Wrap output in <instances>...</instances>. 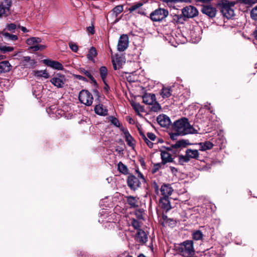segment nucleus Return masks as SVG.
<instances>
[{"mask_svg":"<svg viewBox=\"0 0 257 257\" xmlns=\"http://www.w3.org/2000/svg\"><path fill=\"white\" fill-rule=\"evenodd\" d=\"M253 35L254 38L257 40V30L253 32Z\"/></svg>","mask_w":257,"mask_h":257,"instance_id":"obj_60","label":"nucleus"},{"mask_svg":"<svg viewBox=\"0 0 257 257\" xmlns=\"http://www.w3.org/2000/svg\"><path fill=\"white\" fill-rule=\"evenodd\" d=\"M97 53L96 49L94 47H91L87 55V58L88 60L94 62V58L97 56Z\"/></svg>","mask_w":257,"mask_h":257,"instance_id":"obj_25","label":"nucleus"},{"mask_svg":"<svg viewBox=\"0 0 257 257\" xmlns=\"http://www.w3.org/2000/svg\"><path fill=\"white\" fill-rule=\"evenodd\" d=\"M161 157L162 162L165 165L167 163L173 162L171 154L166 151H161Z\"/></svg>","mask_w":257,"mask_h":257,"instance_id":"obj_20","label":"nucleus"},{"mask_svg":"<svg viewBox=\"0 0 257 257\" xmlns=\"http://www.w3.org/2000/svg\"><path fill=\"white\" fill-rule=\"evenodd\" d=\"M171 172L174 174V175H176V173L177 172V169L173 167H170Z\"/></svg>","mask_w":257,"mask_h":257,"instance_id":"obj_54","label":"nucleus"},{"mask_svg":"<svg viewBox=\"0 0 257 257\" xmlns=\"http://www.w3.org/2000/svg\"><path fill=\"white\" fill-rule=\"evenodd\" d=\"M173 132L170 135L171 138L175 140L177 136H185L198 133V131L191 125L186 117H182L175 121L172 126Z\"/></svg>","mask_w":257,"mask_h":257,"instance_id":"obj_1","label":"nucleus"},{"mask_svg":"<svg viewBox=\"0 0 257 257\" xmlns=\"http://www.w3.org/2000/svg\"><path fill=\"white\" fill-rule=\"evenodd\" d=\"M154 189H155V192L157 193H158V192H159V186H158L157 184L155 182H154Z\"/></svg>","mask_w":257,"mask_h":257,"instance_id":"obj_55","label":"nucleus"},{"mask_svg":"<svg viewBox=\"0 0 257 257\" xmlns=\"http://www.w3.org/2000/svg\"><path fill=\"white\" fill-rule=\"evenodd\" d=\"M205 107L206 109L209 110L211 112H212V111L210 110V108L208 105H205Z\"/></svg>","mask_w":257,"mask_h":257,"instance_id":"obj_64","label":"nucleus"},{"mask_svg":"<svg viewBox=\"0 0 257 257\" xmlns=\"http://www.w3.org/2000/svg\"><path fill=\"white\" fill-rule=\"evenodd\" d=\"M159 203L161 208L165 211L166 213L172 208L169 197H161Z\"/></svg>","mask_w":257,"mask_h":257,"instance_id":"obj_15","label":"nucleus"},{"mask_svg":"<svg viewBox=\"0 0 257 257\" xmlns=\"http://www.w3.org/2000/svg\"><path fill=\"white\" fill-rule=\"evenodd\" d=\"M139 133H140V135L141 136L142 139L143 140H144L145 139L144 137H146V136H145V135L143 133V131L141 129H140V128H139Z\"/></svg>","mask_w":257,"mask_h":257,"instance_id":"obj_56","label":"nucleus"},{"mask_svg":"<svg viewBox=\"0 0 257 257\" xmlns=\"http://www.w3.org/2000/svg\"><path fill=\"white\" fill-rule=\"evenodd\" d=\"M201 11L203 14L211 18L215 17L217 12L216 8L209 4L203 5Z\"/></svg>","mask_w":257,"mask_h":257,"instance_id":"obj_8","label":"nucleus"},{"mask_svg":"<svg viewBox=\"0 0 257 257\" xmlns=\"http://www.w3.org/2000/svg\"><path fill=\"white\" fill-rule=\"evenodd\" d=\"M189 160H190L189 158H188V157L186 155H185V156H180L179 157V163L181 165H183V164L184 163L188 162L189 161Z\"/></svg>","mask_w":257,"mask_h":257,"instance_id":"obj_43","label":"nucleus"},{"mask_svg":"<svg viewBox=\"0 0 257 257\" xmlns=\"http://www.w3.org/2000/svg\"><path fill=\"white\" fill-rule=\"evenodd\" d=\"M43 63L47 66L50 67L54 69L62 70L64 69L63 66L60 62L50 59H44Z\"/></svg>","mask_w":257,"mask_h":257,"instance_id":"obj_12","label":"nucleus"},{"mask_svg":"<svg viewBox=\"0 0 257 257\" xmlns=\"http://www.w3.org/2000/svg\"><path fill=\"white\" fill-rule=\"evenodd\" d=\"M103 82L104 84L103 89L106 92H108L109 90V86L107 83L106 82V80H104V81H103Z\"/></svg>","mask_w":257,"mask_h":257,"instance_id":"obj_53","label":"nucleus"},{"mask_svg":"<svg viewBox=\"0 0 257 257\" xmlns=\"http://www.w3.org/2000/svg\"><path fill=\"white\" fill-rule=\"evenodd\" d=\"M41 42V39L37 37H32L28 39L27 43L29 45H33L30 47L29 49L33 51L42 50L45 48V46L39 44Z\"/></svg>","mask_w":257,"mask_h":257,"instance_id":"obj_6","label":"nucleus"},{"mask_svg":"<svg viewBox=\"0 0 257 257\" xmlns=\"http://www.w3.org/2000/svg\"><path fill=\"white\" fill-rule=\"evenodd\" d=\"M164 165H165V164H163L162 162H161V163L155 164L152 169V173H154L156 172L157 171L159 170V169H160L162 167V166Z\"/></svg>","mask_w":257,"mask_h":257,"instance_id":"obj_44","label":"nucleus"},{"mask_svg":"<svg viewBox=\"0 0 257 257\" xmlns=\"http://www.w3.org/2000/svg\"><path fill=\"white\" fill-rule=\"evenodd\" d=\"M123 133L125 137V141L127 143V144L130 147H133L135 145L134 144V139L130 135L127 130H124L123 131Z\"/></svg>","mask_w":257,"mask_h":257,"instance_id":"obj_24","label":"nucleus"},{"mask_svg":"<svg viewBox=\"0 0 257 257\" xmlns=\"http://www.w3.org/2000/svg\"><path fill=\"white\" fill-rule=\"evenodd\" d=\"M168 15V11L164 9H158L150 14L151 19L154 22L161 21Z\"/></svg>","mask_w":257,"mask_h":257,"instance_id":"obj_4","label":"nucleus"},{"mask_svg":"<svg viewBox=\"0 0 257 257\" xmlns=\"http://www.w3.org/2000/svg\"><path fill=\"white\" fill-rule=\"evenodd\" d=\"M87 31L89 32L91 35H93L95 33L94 28L93 26H89L87 28Z\"/></svg>","mask_w":257,"mask_h":257,"instance_id":"obj_52","label":"nucleus"},{"mask_svg":"<svg viewBox=\"0 0 257 257\" xmlns=\"http://www.w3.org/2000/svg\"><path fill=\"white\" fill-rule=\"evenodd\" d=\"M182 13L184 17L187 18H192L196 17L198 14L197 9L192 6H188L182 10Z\"/></svg>","mask_w":257,"mask_h":257,"instance_id":"obj_9","label":"nucleus"},{"mask_svg":"<svg viewBox=\"0 0 257 257\" xmlns=\"http://www.w3.org/2000/svg\"><path fill=\"white\" fill-rule=\"evenodd\" d=\"M12 66L8 61H3L0 62V74L9 72L12 69Z\"/></svg>","mask_w":257,"mask_h":257,"instance_id":"obj_22","label":"nucleus"},{"mask_svg":"<svg viewBox=\"0 0 257 257\" xmlns=\"http://www.w3.org/2000/svg\"><path fill=\"white\" fill-rule=\"evenodd\" d=\"M145 139L144 141L145 142V143L147 144L148 147L150 148H152L153 147L154 144L151 142L147 137H144Z\"/></svg>","mask_w":257,"mask_h":257,"instance_id":"obj_49","label":"nucleus"},{"mask_svg":"<svg viewBox=\"0 0 257 257\" xmlns=\"http://www.w3.org/2000/svg\"><path fill=\"white\" fill-rule=\"evenodd\" d=\"M109 120L111 122L112 124H113L114 126L116 127L119 126V122L117 118L113 116H110L109 117Z\"/></svg>","mask_w":257,"mask_h":257,"instance_id":"obj_42","label":"nucleus"},{"mask_svg":"<svg viewBox=\"0 0 257 257\" xmlns=\"http://www.w3.org/2000/svg\"><path fill=\"white\" fill-rule=\"evenodd\" d=\"M152 105L151 110L154 112H158L161 109V106L158 102L156 101V100Z\"/></svg>","mask_w":257,"mask_h":257,"instance_id":"obj_36","label":"nucleus"},{"mask_svg":"<svg viewBox=\"0 0 257 257\" xmlns=\"http://www.w3.org/2000/svg\"><path fill=\"white\" fill-rule=\"evenodd\" d=\"M117 167L120 173L125 175L128 174V169L122 162H119L118 163Z\"/></svg>","mask_w":257,"mask_h":257,"instance_id":"obj_31","label":"nucleus"},{"mask_svg":"<svg viewBox=\"0 0 257 257\" xmlns=\"http://www.w3.org/2000/svg\"><path fill=\"white\" fill-rule=\"evenodd\" d=\"M78 98L81 103L87 106L91 105L93 100L92 95L87 90H81L79 94Z\"/></svg>","mask_w":257,"mask_h":257,"instance_id":"obj_5","label":"nucleus"},{"mask_svg":"<svg viewBox=\"0 0 257 257\" xmlns=\"http://www.w3.org/2000/svg\"><path fill=\"white\" fill-rule=\"evenodd\" d=\"M112 62H113V69H114V70H116V69H117V66H116V64L114 63V60H113V61H112Z\"/></svg>","mask_w":257,"mask_h":257,"instance_id":"obj_62","label":"nucleus"},{"mask_svg":"<svg viewBox=\"0 0 257 257\" xmlns=\"http://www.w3.org/2000/svg\"><path fill=\"white\" fill-rule=\"evenodd\" d=\"M7 29L8 30L13 32L16 29V25L13 23L8 24L7 26Z\"/></svg>","mask_w":257,"mask_h":257,"instance_id":"obj_48","label":"nucleus"},{"mask_svg":"<svg viewBox=\"0 0 257 257\" xmlns=\"http://www.w3.org/2000/svg\"><path fill=\"white\" fill-rule=\"evenodd\" d=\"M160 221H161V224L163 226L168 225L169 226L173 227L176 226L177 224V221L175 220L168 218L164 213L162 214V218L160 219Z\"/></svg>","mask_w":257,"mask_h":257,"instance_id":"obj_14","label":"nucleus"},{"mask_svg":"<svg viewBox=\"0 0 257 257\" xmlns=\"http://www.w3.org/2000/svg\"><path fill=\"white\" fill-rule=\"evenodd\" d=\"M233 5L227 1H223L220 4V11L222 15L227 19H230L234 15Z\"/></svg>","mask_w":257,"mask_h":257,"instance_id":"obj_3","label":"nucleus"},{"mask_svg":"<svg viewBox=\"0 0 257 257\" xmlns=\"http://www.w3.org/2000/svg\"><path fill=\"white\" fill-rule=\"evenodd\" d=\"M127 184L131 190L135 191L140 187L141 182L139 178H127Z\"/></svg>","mask_w":257,"mask_h":257,"instance_id":"obj_16","label":"nucleus"},{"mask_svg":"<svg viewBox=\"0 0 257 257\" xmlns=\"http://www.w3.org/2000/svg\"><path fill=\"white\" fill-rule=\"evenodd\" d=\"M112 11L115 14L116 16H117L118 15L123 11V7L122 5L117 6L113 9Z\"/></svg>","mask_w":257,"mask_h":257,"instance_id":"obj_40","label":"nucleus"},{"mask_svg":"<svg viewBox=\"0 0 257 257\" xmlns=\"http://www.w3.org/2000/svg\"><path fill=\"white\" fill-rule=\"evenodd\" d=\"M79 72L82 74H84L85 76L87 77L89 79L94 83L96 84V81L91 74V72L87 70H85L84 68H80L79 69Z\"/></svg>","mask_w":257,"mask_h":257,"instance_id":"obj_27","label":"nucleus"},{"mask_svg":"<svg viewBox=\"0 0 257 257\" xmlns=\"http://www.w3.org/2000/svg\"><path fill=\"white\" fill-rule=\"evenodd\" d=\"M75 77L76 78L78 79V80H82V81H84V82H87L88 81V80H87V79H86V77H83V76H82L81 75H75Z\"/></svg>","mask_w":257,"mask_h":257,"instance_id":"obj_51","label":"nucleus"},{"mask_svg":"<svg viewBox=\"0 0 257 257\" xmlns=\"http://www.w3.org/2000/svg\"><path fill=\"white\" fill-rule=\"evenodd\" d=\"M35 75L38 77H44L45 78H48L50 76L46 70L37 71L35 72Z\"/></svg>","mask_w":257,"mask_h":257,"instance_id":"obj_32","label":"nucleus"},{"mask_svg":"<svg viewBox=\"0 0 257 257\" xmlns=\"http://www.w3.org/2000/svg\"><path fill=\"white\" fill-rule=\"evenodd\" d=\"M158 123L163 127H168L170 123V118L165 114L160 115L157 118Z\"/></svg>","mask_w":257,"mask_h":257,"instance_id":"obj_18","label":"nucleus"},{"mask_svg":"<svg viewBox=\"0 0 257 257\" xmlns=\"http://www.w3.org/2000/svg\"><path fill=\"white\" fill-rule=\"evenodd\" d=\"M178 249L184 256L193 254L195 252L193 247V241L191 240H187L183 242L180 244Z\"/></svg>","mask_w":257,"mask_h":257,"instance_id":"obj_2","label":"nucleus"},{"mask_svg":"<svg viewBox=\"0 0 257 257\" xmlns=\"http://www.w3.org/2000/svg\"><path fill=\"white\" fill-rule=\"evenodd\" d=\"M250 16L252 19L257 20V6L251 11Z\"/></svg>","mask_w":257,"mask_h":257,"instance_id":"obj_45","label":"nucleus"},{"mask_svg":"<svg viewBox=\"0 0 257 257\" xmlns=\"http://www.w3.org/2000/svg\"><path fill=\"white\" fill-rule=\"evenodd\" d=\"M131 223L133 227L137 229V231H138L139 229H142L141 228L140 222L137 219L133 218L132 220Z\"/></svg>","mask_w":257,"mask_h":257,"instance_id":"obj_38","label":"nucleus"},{"mask_svg":"<svg viewBox=\"0 0 257 257\" xmlns=\"http://www.w3.org/2000/svg\"><path fill=\"white\" fill-rule=\"evenodd\" d=\"M211 0H197L198 2H201L203 3H205L204 4H207L208 3L210 2Z\"/></svg>","mask_w":257,"mask_h":257,"instance_id":"obj_57","label":"nucleus"},{"mask_svg":"<svg viewBox=\"0 0 257 257\" xmlns=\"http://www.w3.org/2000/svg\"><path fill=\"white\" fill-rule=\"evenodd\" d=\"M186 155L190 159H197L199 157L198 151L197 150L187 149L186 151Z\"/></svg>","mask_w":257,"mask_h":257,"instance_id":"obj_26","label":"nucleus"},{"mask_svg":"<svg viewBox=\"0 0 257 257\" xmlns=\"http://www.w3.org/2000/svg\"><path fill=\"white\" fill-rule=\"evenodd\" d=\"M144 210L143 209H138L135 210V214L136 215V217L139 219H143V213H144Z\"/></svg>","mask_w":257,"mask_h":257,"instance_id":"obj_39","label":"nucleus"},{"mask_svg":"<svg viewBox=\"0 0 257 257\" xmlns=\"http://www.w3.org/2000/svg\"><path fill=\"white\" fill-rule=\"evenodd\" d=\"M160 191L163 196L162 197H169L173 190L170 185L164 184L161 186Z\"/></svg>","mask_w":257,"mask_h":257,"instance_id":"obj_21","label":"nucleus"},{"mask_svg":"<svg viewBox=\"0 0 257 257\" xmlns=\"http://www.w3.org/2000/svg\"><path fill=\"white\" fill-rule=\"evenodd\" d=\"M94 111L99 115L105 116L107 114V109L102 104L96 105L94 107Z\"/></svg>","mask_w":257,"mask_h":257,"instance_id":"obj_23","label":"nucleus"},{"mask_svg":"<svg viewBox=\"0 0 257 257\" xmlns=\"http://www.w3.org/2000/svg\"><path fill=\"white\" fill-rule=\"evenodd\" d=\"M135 239L140 243L144 244L148 240V235L143 229H139L136 233Z\"/></svg>","mask_w":257,"mask_h":257,"instance_id":"obj_17","label":"nucleus"},{"mask_svg":"<svg viewBox=\"0 0 257 257\" xmlns=\"http://www.w3.org/2000/svg\"><path fill=\"white\" fill-rule=\"evenodd\" d=\"M31 60V58L29 56H26L24 57V61L25 62H28Z\"/></svg>","mask_w":257,"mask_h":257,"instance_id":"obj_59","label":"nucleus"},{"mask_svg":"<svg viewBox=\"0 0 257 257\" xmlns=\"http://www.w3.org/2000/svg\"><path fill=\"white\" fill-rule=\"evenodd\" d=\"M12 6V0H5L0 5V17L7 16L10 13V9Z\"/></svg>","mask_w":257,"mask_h":257,"instance_id":"obj_11","label":"nucleus"},{"mask_svg":"<svg viewBox=\"0 0 257 257\" xmlns=\"http://www.w3.org/2000/svg\"><path fill=\"white\" fill-rule=\"evenodd\" d=\"M143 6V4L142 3H137L133 6H132V7H131L129 9H128V11L131 13V12H133L134 11H135V10H136L137 9H139V8H140L141 6Z\"/></svg>","mask_w":257,"mask_h":257,"instance_id":"obj_46","label":"nucleus"},{"mask_svg":"<svg viewBox=\"0 0 257 257\" xmlns=\"http://www.w3.org/2000/svg\"><path fill=\"white\" fill-rule=\"evenodd\" d=\"M69 46L70 47V48L72 51H73L74 52H77L78 50V46L72 42H70L69 43Z\"/></svg>","mask_w":257,"mask_h":257,"instance_id":"obj_47","label":"nucleus"},{"mask_svg":"<svg viewBox=\"0 0 257 257\" xmlns=\"http://www.w3.org/2000/svg\"><path fill=\"white\" fill-rule=\"evenodd\" d=\"M50 82L58 88H63L66 82V78L64 75L57 73L51 78Z\"/></svg>","mask_w":257,"mask_h":257,"instance_id":"obj_7","label":"nucleus"},{"mask_svg":"<svg viewBox=\"0 0 257 257\" xmlns=\"http://www.w3.org/2000/svg\"><path fill=\"white\" fill-rule=\"evenodd\" d=\"M172 95L171 87H163L161 90V95L164 98L169 97Z\"/></svg>","mask_w":257,"mask_h":257,"instance_id":"obj_29","label":"nucleus"},{"mask_svg":"<svg viewBox=\"0 0 257 257\" xmlns=\"http://www.w3.org/2000/svg\"><path fill=\"white\" fill-rule=\"evenodd\" d=\"M147 137L152 141H154L156 138L155 135L152 133H148Z\"/></svg>","mask_w":257,"mask_h":257,"instance_id":"obj_50","label":"nucleus"},{"mask_svg":"<svg viewBox=\"0 0 257 257\" xmlns=\"http://www.w3.org/2000/svg\"><path fill=\"white\" fill-rule=\"evenodd\" d=\"M205 254L209 256H213L217 254L216 251L215 249L211 247L209 249H207L204 251Z\"/></svg>","mask_w":257,"mask_h":257,"instance_id":"obj_37","label":"nucleus"},{"mask_svg":"<svg viewBox=\"0 0 257 257\" xmlns=\"http://www.w3.org/2000/svg\"><path fill=\"white\" fill-rule=\"evenodd\" d=\"M14 50V49L13 47L0 45V51L3 53L11 52H12Z\"/></svg>","mask_w":257,"mask_h":257,"instance_id":"obj_35","label":"nucleus"},{"mask_svg":"<svg viewBox=\"0 0 257 257\" xmlns=\"http://www.w3.org/2000/svg\"><path fill=\"white\" fill-rule=\"evenodd\" d=\"M143 102L146 104H152L156 100V96L153 93H146L142 96Z\"/></svg>","mask_w":257,"mask_h":257,"instance_id":"obj_19","label":"nucleus"},{"mask_svg":"<svg viewBox=\"0 0 257 257\" xmlns=\"http://www.w3.org/2000/svg\"><path fill=\"white\" fill-rule=\"evenodd\" d=\"M21 30H22L23 32H24V33H25V32H27V29H26L25 27H23V26H22V27H21Z\"/></svg>","mask_w":257,"mask_h":257,"instance_id":"obj_61","label":"nucleus"},{"mask_svg":"<svg viewBox=\"0 0 257 257\" xmlns=\"http://www.w3.org/2000/svg\"><path fill=\"white\" fill-rule=\"evenodd\" d=\"M99 72L102 81L106 80L108 75V70L105 66H101L99 69Z\"/></svg>","mask_w":257,"mask_h":257,"instance_id":"obj_28","label":"nucleus"},{"mask_svg":"<svg viewBox=\"0 0 257 257\" xmlns=\"http://www.w3.org/2000/svg\"><path fill=\"white\" fill-rule=\"evenodd\" d=\"M200 150L204 151L207 150H210L212 148L213 145L212 143L209 141H206L204 143H200Z\"/></svg>","mask_w":257,"mask_h":257,"instance_id":"obj_30","label":"nucleus"},{"mask_svg":"<svg viewBox=\"0 0 257 257\" xmlns=\"http://www.w3.org/2000/svg\"><path fill=\"white\" fill-rule=\"evenodd\" d=\"M132 106L135 110L137 112L142 111L143 110V107L139 103L133 102L132 103Z\"/></svg>","mask_w":257,"mask_h":257,"instance_id":"obj_41","label":"nucleus"},{"mask_svg":"<svg viewBox=\"0 0 257 257\" xmlns=\"http://www.w3.org/2000/svg\"><path fill=\"white\" fill-rule=\"evenodd\" d=\"M192 235L193 239L196 240L201 239L203 237L202 232L199 230L194 231Z\"/></svg>","mask_w":257,"mask_h":257,"instance_id":"obj_34","label":"nucleus"},{"mask_svg":"<svg viewBox=\"0 0 257 257\" xmlns=\"http://www.w3.org/2000/svg\"><path fill=\"white\" fill-rule=\"evenodd\" d=\"M135 172L138 174V177H144L138 168L135 169Z\"/></svg>","mask_w":257,"mask_h":257,"instance_id":"obj_58","label":"nucleus"},{"mask_svg":"<svg viewBox=\"0 0 257 257\" xmlns=\"http://www.w3.org/2000/svg\"><path fill=\"white\" fill-rule=\"evenodd\" d=\"M128 37L127 35L123 34L121 35L117 44L118 51H123L126 49L128 45Z\"/></svg>","mask_w":257,"mask_h":257,"instance_id":"obj_10","label":"nucleus"},{"mask_svg":"<svg viewBox=\"0 0 257 257\" xmlns=\"http://www.w3.org/2000/svg\"><path fill=\"white\" fill-rule=\"evenodd\" d=\"M2 34L6 38L8 39L9 40L16 41L18 39L17 35L11 34L8 32H5V30L2 32Z\"/></svg>","mask_w":257,"mask_h":257,"instance_id":"obj_33","label":"nucleus"},{"mask_svg":"<svg viewBox=\"0 0 257 257\" xmlns=\"http://www.w3.org/2000/svg\"><path fill=\"white\" fill-rule=\"evenodd\" d=\"M5 56L1 55H0V60H2L5 58Z\"/></svg>","mask_w":257,"mask_h":257,"instance_id":"obj_63","label":"nucleus"},{"mask_svg":"<svg viewBox=\"0 0 257 257\" xmlns=\"http://www.w3.org/2000/svg\"><path fill=\"white\" fill-rule=\"evenodd\" d=\"M127 204L129 205L130 208H137L139 207V198L137 196L131 195L124 196Z\"/></svg>","mask_w":257,"mask_h":257,"instance_id":"obj_13","label":"nucleus"}]
</instances>
